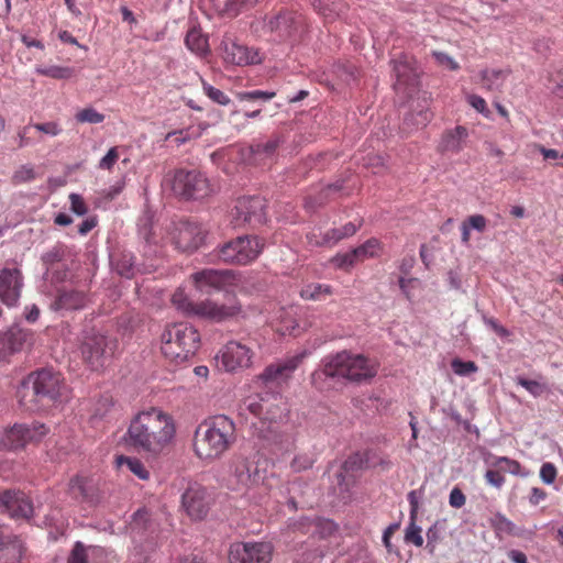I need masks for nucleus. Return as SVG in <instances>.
<instances>
[{
    "label": "nucleus",
    "instance_id": "nucleus-56",
    "mask_svg": "<svg viewBox=\"0 0 563 563\" xmlns=\"http://www.w3.org/2000/svg\"><path fill=\"white\" fill-rule=\"evenodd\" d=\"M484 477L488 485H490L495 488H498V489L501 488L506 482V478L499 468H497V470L488 468L485 472Z\"/></svg>",
    "mask_w": 563,
    "mask_h": 563
},
{
    "label": "nucleus",
    "instance_id": "nucleus-4",
    "mask_svg": "<svg viewBox=\"0 0 563 563\" xmlns=\"http://www.w3.org/2000/svg\"><path fill=\"white\" fill-rule=\"evenodd\" d=\"M172 303L177 310L187 316H197L216 322L234 318L242 311V307L234 296L221 305L209 299L194 302L183 288H178L173 294Z\"/></svg>",
    "mask_w": 563,
    "mask_h": 563
},
{
    "label": "nucleus",
    "instance_id": "nucleus-24",
    "mask_svg": "<svg viewBox=\"0 0 563 563\" xmlns=\"http://www.w3.org/2000/svg\"><path fill=\"white\" fill-rule=\"evenodd\" d=\"M33 333L19 327L10 328L0 338V358L19 352L32 343Z\"/></svg>",
    "mask_w": 563,
    "mask_h": 563
},
{
    "label": "nucleus",
    "instance_id": "nucleus-7",
    "mask_svg": "<svg viewBox=\"0 0 563 563\" xmlns=\"http://www.w3.org/2000/svg\"><path fill=\"white\" fill-rule=\"evenodd\" d=\"M330 358L336 376L340 378L361 383L373 378L377 374V363L363 354L342 351L330 355Z\"/></svg>",
    "mask_w": 563,
    "mask_h": 563
},
{
    "label": "nucleus",
    "instance_id": "nucleus-19",
    "mask_svg": "<svg viewBox=\"0 0 563 563\" xmlns=\"http://www.w3.org/2000/svg\"><path fill=\"white\" fill-rule=\"evenodd\" d=\"M0 507L13 519H30L33 515V504L20 490L7 489L0 493Z\"/></svg>",
    "mask_w": 563,
    "mask_h": 563
},
{
    "label": "nucleus",
    "instance_id": "nucleus-47",
    "mask_svg": "<svg viewBox=\"0 0 563 563\" xmlns=\"http://www.w3.org/2000/svg\"><path fill=\"white\" fill-rule=\"evenodd\" d=\"M35 178L34 167L31 165L20 166L12 175L11 183L13 185H21L31 181Z\"/></svg>",
    "mask_w": 563,
    "mask_h": 563
},
{
    "label": "nucleus",
    "instance_id": "nucleus-60",
    "mask_svg": "<svg viewBox=\"0 0 563 563\" xmlns=\"http://www.w3.org/2000/svg\"><path fill=\"white\" fill-rule=\"evenodd\" d=\"M124 187H125V180L120 179V180L115 181L113 185H111L109 188L103 189L100 192V196L104 200L111 201L123 191Z\"/></svg>",
    "mask_w": 563,
    "mask_h": 563
},
{
    "label": "nucleus",
    "instance_id": "nucleus-28",
    "mask_svg": "<svg viewBox=\"0 0 563 563\" xmlns=\"http://www.w3.org/2000/svg\"><path fill=\"white\" fill-rule=\"evenodd\" d=\"M335 377L338 376L330 356H328L323 360L322 368L316 369L311 374V384L316 389L325 391L332 388V379Z\"/></svg>",
    "mask_w": 563,
    "mask_h": 563
},
{
    "label": "nucleus",
    "instance_id": "nucleus-32",
    "mask_svg": "<svg viewBox=\"0 0 563 563\" xmlns=\"http://www.w3.org/2000/svg\"><path fill=\"white\" fill-rule=\"evenodd\" d=\"M333 295V288L328 284L310 283L300 290V297L303 300L324 301Z\"/></svg>",
    "mask_w": 563,
    "mask_h": 563
},
{
    "label": "nucleus",
    "instance_id": "nucleus-63",
    "mask_svg": "<svg viewBox=\"0 0 563 563\" xmlns=\"http://www.w3.org/2000/svg\"><path fill=\"white\" fill-rule=\"evenodd\" d=\"M432 55L440 65L446 66L451 70H457L460 68L457 62L446 53L434 51Z\"/></svg>",
    "mask_w": 563,
    "mask_h": 563
},
{
    "label": "nucleus",
    "instance_id": "nucleus-22",
    "mask_svg": "<svg viewBox=\"0 0 563 563\" xmlns=\"http://www.w3.org/2000/svg\"><path fill=\"white\" fill-rule=\"evenodd\" d=\"M306 356L307 352L303 351L284 361L271 364L263 371L260 377L265 383H284L291 377Z\"/></svg>",
    "mask_w": 563,
    "mask_h": 563
},
{
    "label": "nucleus",
    "instance_id": "nucleus-10",
    "mask_svg": "<svg viewBox=\"0 0 563 563\" xmlns=\"http://www.w3.org/2000/svg\"><path fill=\"white\" fill-rule=\"evenodd\" d=\"M255 352L241 341L227 342L217 353V366L227 373H240L253 365Z\"/></svg>",
    "mask_w": 563,
    "mask_h": 563
},
{
    "label": "nucleus",
    "instance_id": "nucleus-45",
    "mask_svg": "<svg viewBox=\"0 0 563 563\" xmlns=\"http://www.w3.org/2000/svg\"><path fill=\"white\" fill-rule=\"evenodd\" d=\"M332 264L340 269L350 271L356 263H358L354 251L342 254H336L331 260Z\"/></svg>",
    "mask_w": 563,
    "mask_h": 563
},
{
    "label": "nucleus",
    "instance_id": "nucleus-30",
    "mask_svg": "<svg viewBox=\"0 0 563 563\" xmlns=\"http://www.w3.org/2000/svg\"><path fill=\"white\" fill-rule=\"evenodd\" d=\"M23 552V544L16 537L8 542H0V563H19Z\"/></svg>",
    "mask_w": 563,
    "mask_h": 563
},
{
    "label": "nucleus",
    "instance_id": "nucleus-53",
    "mask_svg": "<svg viewBox=\"0 0 563 563\" xmlns=\"http://www.w3.org/2000/svg\"><path fill=\"white\" fill-rule=\"evenodd\" d=\"M467 103L474 108L478 113L483 114L485 118H490V110L487 107L486 100L475 93H470L466 96Z\"/></svg>",
    "mask_w": 563,
    "mask_h": 563
},
{
    "label": "nucleus",
    "instance_id": "nucleus-5",
    "mask_svg": "<svg viewBox=\"0 0 563 563\" xmlns=\"http://www.w3.org/2000/svg\"><path fill=\"white\" fill-rule=\"evenodd\" d=\"M174 195L181 199H202L212 192L208 178L199 170L176 169L165 177Z\"/></svg>",
    "mask_w": 563,
    "mask_h": 563
},
{
    "label": "nucleus",
    "instance_id": "nucleus-35",
    "mask_svg": "<svg viewBox=\"0 0 563 563\" xmlns=\"http://www.w3.org/2000/svg\"><path fill=\"white\" fill-rule=\"evenodd\" d=\"M382 250H383V246H382L380 241L375 238L368 239L362 245L353 249L358 263L364 262L367 258H373V257L379 256L382 253Z\"/></svg>",
    "mask_w": 563,
    "mask_h": 563
},
{
    "label": "nucleus",
    "instance_id": "nucleus-49",
    "mask_svg": "<svg viewBox=\"0 0 563 563\" xmlns=\"http://www.w3.org/2000/svg\"><path fill=\"white\" fill-rule=\"evenodd\" d=\"M276 96L274 91H263V90H253V91H242L236 95L240 101H269Z\"/></svg>",
    "mask_w": 563,
    "mask_h": 563
},
{
    "label": "nucleus",
    "instance_id": "nucleus-41",
    "mask_svg": "<svg viewBox=\"0 0 563 563\" xmlns=\"http://www.w3.org/2000/svg\"><path fill=\"white\" fill-rule=\"evenodd\" d=\"M203 92L216 103L221 106H228L230 103V98L220 89L214 88L210 84H208L203 78H200Z\"/></svg>",
    "mask_w": 563,
    "mask_h": 563
},
{
    "label": "nucleus",
    "instance_id": "nucleus-36",
    "mask_svg": "<svg viewBox=\"0 0 563 563\" xmlns=\"http://www.w3.org/2000/svg\"><path fill=\"white\" fill-rule=\"evenodd\" d=\"M509 71L503 69H484L481 71L483 87L487 90H494L501 86Z\"/></svg>",
    "mask_w": 563,
    "mask_h": 563
},
{
    "label": "nucleus",
    "instance_id": "nucleus-17",
    "mask_svg": "<svg viewBox=\"0 0 563 563\" xmlns=\"http://www.w3.org/2000/svg\"><path fill=\"white\" fill-rule=\"evenodd\" d=\"M362 222H347L341 228L329 229L325 232L313 230L307 235L308 244L313 247H332L340 241L353 236L362 227Z\"/></svg>",
    "mask_w": 563,
    "mask_h": 563
},
{
    "label": "nucleus",
    "instance_id": "nucleus-54",
    "mask_svg": "<svg viewBox=\"0 0 563 563\" xmlns=\"http://www.w3.org/2000/svg\"><path fill=\"white\" fill-rule=\"evenodd\" d=\"M257 0H228L225 10L230 14H238L244 9L252 8L256 4Z\"/></svg>",
    "mask_w": 563,
    "mask_h": 563
},
{
    "label": "nucleus",
    "instance_id": "nucleus-40",
    "mask_svg": "<svg viewBox=\"0 0 563 563\" xmlns=\"http://www.w3.org/2000/svg\"><path fill=\"white\" fill-rule=\"evenodd\" d=\"M75 119L79 123H101L104 120V114L98 112L96 109L88 107L78 111Z\"/></svg>",
    "mask_w": 563,
    "mask_h": 563
},
{
    "label": "nucleus",
    "instance_id": "nucleus-8",
    "mask_svg": "<svg viewBox=\"0 0 563 563\" xmlns=\"http://www.w3.org/2000/svg\"><path fill=\"white\" fill-rule=\"evenodd\" d=\"M265 243L255 235H245L224 243L218 251L219 258L228 264L247 265L263 252Z\"/></svg>",
    "mask_w": 563,
    "mask_h": 563
},
{
    "label": "nucleus",
    "instance_id": "nucleus-51",
    "mask_svg": "<svg viewBox=\"0 0 563 563\" xmlns=\"http://www.w3.org/2000/svg\"><path fill=\"white\" fill-rule=\"evenodd\" d=\"M432 119V112L429 109H421L417 113H411L409 117L405 119V124L409 122H413V125L419 128H424Z\"/></svg>",
    "mask_w": 563,
    "mask_h": 563
},
{
    "label": "nucleus",
    "instance_id": "nucleus-42",
    "mask_svg": "<svg viewBox=\"0 0 563 563\" xmlns=\"http://www.w3.org/2000/svg\"><path fill=\"white\" fill-rule=\"evenodd\" d=\"M247 409L256 417L261 418L262 420H268L273 421L275 420L276 416L271 415L268 411V404L263 400H256L253 399L249 402Z\"/></svg>",
    "mask_w": 563,
    "mask_h": 563
},
{
    "label": "nucleus",
    "instance_id": "nucleus-46",
    "mask_svg": "<svg viewBox=\"0 0 563 563\" xmlns=\"http://www.w3.org/2000/svg\"><path fill=\"white\" fill-rule=\"evenodd\" d=\"M421 532L422 530L419 526H417V521L409 519V525L405 531V541L407 543L415 544L418 548L422 547L423 538Z\"/></svg>",
    "mask_w": 563,
    "mask_h": 563
},
{
    "label": "nucleus",
    "instance_id": "nucleus-29",
    "mask_svg": "<svg viewBox=\"0 0 563 563\" xmlns=\"http://www.w3.org/2000/svg\"><path fill=\"white\" fill-rule=\"evenodd\" d=\"M115 464L118 468H126L129 472L134 474L139 479H150V471L146 468L144 463L135 456L118 455L115 457Z\"/></svg>",
    "mask_w": 563,
    "mask_h": 563
},
{
    "label": "nucleus",
    "instance_id": "nucleus-57",
    "mask_svg": "<svg viewBox=\"0 0 563 563\" xmlns=\"http://www.w3.org/2000/svg\"><path fill=\"white\" fill-rule=\"evenodd\" d=\"M70 202V211L77 216H85L88 212V206L85 202L84 198L79 194H70L69 195Z\"/></svg>",
    "mask_w": 563,
    "mask_h": 563
},
{
    "label": "nucleus",
    "instance_id": "nucleus-62",
    "mask_svg": "<svg viewBox=\"0 0 563 563\" xmlns=\"http://www.w3.org/2000/svg\"><path fill=\"white\" fill-rule=\"evenodd\" d=\"M463 222L471 229L477 232H484L487 227V219L482 214H473L465 219Z\"/></svg>",
    "mask_w": 563,
    "mask_h": 563
},
{
    "label": "nucleus",
    "instance_id": "nucleus-39",
    "mask_svg": "<svg viewBox=\"0 0 563 563\" xmlns=\"http://www.w3.org/2000/svg\"><path fill=\"white\" fill-rule=\"evenodd\" d=\"M36 73L53 79H68L74 75V69L70 67L54 65L49 67L37 68Z\"/></svg>",
    "mask_w": 563,
    "mask_h": 563
},
{
    "label": "nucleus",
    "instance_id": "nucleus-16",
    "mask_svg": "<svg viewBox=\"0 0 563 563\" xmlns=\"http://www.w3.org/2000/svg\"><path fill=\"white\" fill-rule=\"evenodd\" d=\"M301 23L299 16L289 11L268 14L264 19L263 29L273 35V40L290 38Z\"/></svg>",
    "mask_w": 563,
    "mask_h": 563
},
{
    "label": "nucleus",
    "instance_id": "nucleus-23",
    "mask_svg": "<svg viewBox=\"0 0 563 563\" xmlns=\"http://www.w3.org/2000/svg\"><path fill=\"white\" fill-rule=\"evenodd\" d=\"M223 59L232 65L246 66L262 62L260 52L255 48L238 44L231 40L223 41Z\"/></svg>",
    "mask_w": 563,
    "mask_h": 563
},
{
    "label": "nucleus",
    "instance_id": "nucleus-43",
    "mask_svg": "<svg viewBox=\"0 0 563 563\" xmlns=\"http://www.w3.org/2000/svg\"><path fill=\"white\" fill-rule=\"evenodd\" d=\"M516 383L520 386H522L528 393H530L533 397H540L542 394H544L548 390V387L545 384L527 379L525 377L518 376L516 378Z\"/></svg>",
    "mask_w": 563,
    "mask_h": 563
},
{
    "label": "nucleus",
    "instance_id": "nucleus-64",
    "mask_svg": "<svg viewBox=\"0 0 563 563\" xmlns=\"http://www.w3.org/2000/svg\"><path fill=\"white\" fill-rule=\"evenodd\" d=\"M466 503V497L464 493L459 488L454 487L449 496V504L453 508H462Z\"/></svg>",
    "mask_w": 563,
    "mask_h": 563
},
{
    "label": "nucleus",
    "instance_id": "nucleus-18",
    "mask_svg": "<svg viewBox=\"0 0 563 563\" xmlns=\"http://www.w3.org/2000/svg\"><path fill=\"white\" fill-rule=\"evenodd\" d=\"M181 507L192 520H202L209 511L208 494L201 485L192 484L181 496Z\"/></svg>",
    "mask_w": 563,
    "mask_h": 563
},
{
    "label": "nucleus",
    "instance_id": "nucleus-14",
    "mask_svg": "<svg viewBox=\"0 0 563 563\" xmlns=\"http://www.w3.org/2000/svg\"><path fill=\"white\" fill-rule=\"evenodd\" d=\"M207 228L197 221L181 220L175 225L173 242L183 252H194L205 242Z\"/></svg>",
    "mask_w": 563,
    "mask_h": 563
},
{
    "label": "nucleus",
    "instance_id": "nucleus-11",
    "mask_svg": "<svg viewBox=\"0 0 563 563\" xmlns=\"http://www.w3.org/2000/svg\"><path fill=\"white\" fill-rule=\"evenodd\" d=\"M48 432V429L40 422L32 424H14L10 429L0 431V449L19 450L27 443L41 441Z\"/></svg>",
    "mask_w": 563,
    "mask_h": 563
},
{
    "label": "nucleus",
    "instance_id": "nucleus-50",
    "mask_svg": "<svg viewBox=\"0 0 563 563\" xmlns=\"http://www.w3.org/2000/svg\"><path fill=\"white\" fill-rule=\"evenodd\" d=\"M423 496V488L415 489L408 493L407 499L410 505V514L409 519L412 521H417L419 507H420V500Z\"/></svg>",
    "mask_w": 563,
    "mask_h": 563
},
{
    "label": "nucleus",
    "instance_id": "nucleus-13",
    "mask_svg": "<svg viewBox=\"0 0 563 563\" xmlns=\"http://www.w3.org/2000/svg\"><path fill=\"white\" fill-rule=\"evenodd\" d=\"M274 547L271 542H236L229 551L230 563H271Z\"/></svg>",
    "mask_w": 563,
    "mask_h": 563
},
{
    "label": "nucleus",
    "instance_id": "nucleus-20",
    "mask_svg": "<svg viewBox=\"0 0 563 563\" xmlns=\"http://www.w3.org/2000/svg\"><path fill=\"white\" fill-rule=\"evenodd\" d=\"M23 287V276L18 268H2L0 271V300L8 307L18 303Z\"/></svg>",
    "mask_w": 563,
    "mask_h": 563
},
{
    "label": "nucleus",
    "instance_id": "nucleus-34",
    "mask_svg": "<svg viewBox=\"0 0 563 563\" xmlns=\"http://www.w3.org/2000/svg\"><path fill=\"white\" fill-rule=\"evenodd\" d=\"M283 142V137L276 134L265 142L253 144L251 146V152L255 157L260 159L269 158L276 153L277 148Z\"/></svg>",
    "mask_w": 563,
    "mask_h": 563
},
{
    "label": "nucleus",
    "instance_id": "nucleus-55",
    "mask_svg": "<svg viewBox=\"0 0 563 563\" xmlns=\"http://www.w3.org/2000/svg\"><path fill=\"white\" fill-rule=\"evenodd\" d=\"M558 476V468L551 462H545L540 468V478L544 484L551 485L555 482Z\"/></svg>",
    "mask_w": 563,
    "mask_h": 563
},
{
    "label": "nucleus",
    "instance_id": "nucleus-44",
    "mask_svg": "<svg viewBox=\"0 0 563 563\" xmlns=\"http://www.w3.org/2000/svg\"><path fill=\"white\" fill-rule=\"evenodd\" d=\"M367 457L365 454L356 452L350 455L343 463L345 472H355L367 467Z\"/></svg>",
    "mask_w": 563,
    "mask_h": 563
},
{
    "label": "nucleus",
    "instance_id": "nucleus-25",
    "mask_svg": "<svg viewBox=\"0 0 563 563\" xmlns=\"http://www.w3.org/2000/svg\"><path fill=\"white\" fill-rule=\"evenodd\" d=\"M88 296L84 290L77 289H60L53 302L55 310H79L86 307Z\"/></svg>",
    "mask_w": 563,
    "mask_h": 563
},
{
    "label": "nucleus",
    "instance_id": "nucleus-37",
    "mask_svg": "<svg viewBox=\"0 0 563 563\" xmlns=\"http://www.w3.org/2000/svg\"><path fill=\"white\" fill-rule=\"evenodd\" d=\"M490 465L499 468L503 473L508 472L512 475H525L521 473V464L518 461L507 456H493Z\"/></svg>",
    "mask_w": 563,
    "mask_h": 563
},
{
    "label": "nucleus",
    "instance_id": "nucleus-33",
    "mask_svg": "<svg viewBox=\"0 0 563 563\" xmlns=\"http://www.w3.org/2000/svg\"><path fill=\"white\" fill-rule=\"evenodd\" d=\"M93 485L87 477L75 476L69 482V494L73 498L80 501L90 500Z\"/></svg>",
    "mask_w": 563,
    "mask_h": 563
},
{
    "label": "nucleus",
    "instance_id": "nucleus-48",
    "mask_svg": "<svg viewBox=\"0 0 563 563\" xmlns=\"http://www.w3.org/2000/svg\"><path fill=\"white\" fill-rule=\"evenodd\" d=\"M451 367L453 372L459 376H467L477 372L478 367L473 361H462L460 358H454L451 362Z\"/></svg>",
    "mask_w": 563,
    "mask_h": 563
},
{
    "label": "nucleus",
    "instance_id": "nucleus-9",
    "mask_svg": "<svg viewBox=\"0 0 563 563\" xmlns=\"http://www.w3.org/2000/svg\"><path fill=\"white\" fill-rule=\"evenodd\" d=\"M34 396L38 401L62 402L68 398V387L63 376L52 369H40L29 375Z\"/></svg>",
    "mask_w": 563,
    "mask_h": 563
},
{
    "label": "nucleus",
    "instance_id": "nucleus-38",
    "mask_svg": "<svg viewBox=\"0 0 563 563\" xmlns=\"http://www.w3.org/2000/svg\"><path fill=\"white\" fill-rule=\"evenodd\" d=\"M115 271L126 278H131L135 274L134 256L131 253H123L114 263Z\"/></svg>",
    "mask_w": 563,
    "mask_h": 563
},
{
    "label": "nucleus",
    "instance_id": "nucleus-21",
    "mask_svg": "<svg viewBox=\"0 0 563 563\" xmlns=\"http://www.w3.org/2000/svg\"><path fill=\"white\" fill-rule=\"evenodd\" d=\"M231 467V477L236 489L253 487L262 478L257 465L244 456H235Z\"/></svg>",
    "mask_w": 563,
    "mask_h": 563
},
{
    "label": "nucleus",
    "instance_id": "nucleus-27",
    "mask_svg": "<svg viewBox=\"0 0 563 563\" xmlns=\"http://www.w3.org/2000/svg\"><path fill=\"white\" fill-rule=\"evenodd\" d=\"M468 137V131L463 125H457L454 129L446 130L441 137L438 145V151L442 154L445 153H460L464 148V143Z\"/></svg>",
    "mask_w": 563,
    "mask_h": 563
},
{
    "label": "nucleus",
    "instance_id": "nucleus-2",
    "mask_svg": "<svg viewBox=\"0 0 563 563\" xmlns=\"http://www.w3.org/2000/svg\"><path fill=\"white\" fill-rule=\"evenodd\" d=\"M236 426L232 418L217 415L201 421L194 434V452L203 461L220 459L236 442Z\"/></svg>",
    "mask_w": 563,
    "mask_h": 563
},
{
    "label": "nucleus",
    "instance_id": "nucleus-59",
    "mask_svg": "<svg viewBox=\"0 0 563 563\" xmlns=\"http://www.w3.org/2000/svg\"><path fill=\"white\" fill-rule=\"evenodd\" d=\"M67 563H88V555L82 543L76 542L67 559Z\"/></svg>",
    "mask_w": 563,
    "mask_h": 563
},
{
    "label": "nucleus",
    "instance_id": "nucleus-3",
    "mask_svg": "<svg viewBox=\"0 0 563 563\" xmlns=\"http://www.w3.org/2000/svg\"><path fill=\"white\" fill-rule=\"evenodd\" d=\"M161 353L172 366L190 361L200 347L198 330L187 322L167 324L161 334Z\"/></svg>",
    "mask_w": 563,
    "mask_h": 563
},
{
    "label": "nucleus",
    "instance_id": "nucleus-15",
    "mask_svg": "<svg viewBox=\"0 0 563 563\" xmlns=\"http://www.w3.org/2000/svg\"><path fill=\"white\" fill-rule=\"evenodd\" d=\"M195 288L205 294L225 290L234 285V274L229 269H202L190 275Z\"/></svg>",
    "mask_w": 563,
    "mask_h": 563
},
{
    "label": "nucleus",
    "instance_id": "nucleus-31",
    "mask_svg": "<svg viewBox=\"0 0 563 563\" xmlns=\"http://www.w3.org/2000/svg\"><path fill=\"white\" fill-rule=\"evenodd\" d=\"M185 44L188 49L199 56L206 55L209 52L208 37L196 26L188 30Z\"/></svg>",
    "mask_w": 563,
    "mask_h": 563
},
{
    "label": "nucleus",
    "instance_id": "nucleus-1",
    "mask_svg": "<svg viewBox=\"0 0 563 563\" xmlns=\"http://www.w3.org/2000/svg\"><path fill=\"white\" fill-rule=\"evenodd\" d=\"M175 437L174 418L156 407L139 412L131 420L126 431L129 445L147 459H157L166 454Z\"/></svg>",
    "mask_w": 563,
    "mask_h": 563
},
{
    "label": "nucleus",
    "instance_id": "nucleus-58",
    "mask_svg": "<svg viewBox=\"0 0 563 563\" xmlns=\"http://www.w3.org/2000/svg\"><path fill=\"white\" fill-rule=\"evenodd\" d=\"M338 188L336 187H333V186H328L327 188H324L320 194H319V197L318 198H312L311 196L307 197L306 198V202H305V207L308 209V210H314L316 208L322 206L324 202H325V199L328 197V194L331 191V190H336Z\"/></svg>",
    "mask_w": 563,
    "mask_h": 563
},
{
    "label": "nucleus",
    "instance_id": "nucleus-52",
    "mask_svg": "<svg viewBox=\"0 0 563 563\" xmlns=\"http://www.w3.org/2000/svg\"><path fill=\"white\" fill-rule=\"evenodd\" d=\"M120 158L119 147H111L107 154L99 161L98 168L102 170H112L113 166Z\"/></svg>",
    "mask_w": 563,
    "mask_h": 563
},
{
    "label": "nucleus",
    "instance_id": "nucleus-61",
    "mask_svg": "<svg viewBox=\"0 0 563 563\" xmlns=\"http://www.w3.org/2000/svg\"><path fill=\"white\" fill-rule=\"evenodd\" d=\"M314 461L308 454H298L294 457L291 462V468L295 472H301L310 468L313 465Z\"/></svg>",
    "mask_w": 563,
    "mask_h": 563
},
{
    "label": "nucleus",
    "instance_id": "nucleus-12",
    "mask_svg": "<svg viewBox=\"0 0 563 563\" xmlns=\"http://www.w3.org/2000/svg\"><path fill=\"white\" fill-rule=\"evenodd\" d=\"M266 219L265 200L258 196L239 198L231 210V223L234 227H257L264 224Z\"/></svg>",
    "mask_w": 563,
    "mask_h": 563
},
{
    "label": "nucleus",
    "instance_id": "nucleus-26",
    "mask_svg": "<svg viewBox=\"0 0 563 563\" xmlns=\"http://www.w3.org/2000/svg\"><path fill=\"white\" fill-rule=\"evenodd\" d=\"M417 62L412 56L400 54L394 60V73L397 79L396 86H412L417 80Z\"/></svg>",
    "mask_w": 563,
    "mask_h": 563
},
{
    "label": "nucleus",
    "instance_id": "nucleus-6",
    "mask_svg": "<svg viewBox=\"0 0 563 563\" xmlns=\"http://www.w3.org/2000/svg\"><path fill=\"white\" fill-rule=\"evenodd\" d=\"M117 349V340L109 338L98 329H90L82 333L80 353L84 362L91 369H99L112 357Z\"/></svg>",
    "mask_w": 563,
    "mask_h": 563
}]
</instances>
